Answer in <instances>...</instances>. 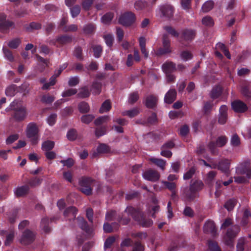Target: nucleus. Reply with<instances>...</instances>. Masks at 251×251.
<instances>
[{
	"label": "nucleus",
	"instance_id": "obj_1",
	"mask_svg": "<svg viewBox=\"0 0 251 251\" xmlns=\"http://www.w3.org/2000/svg\"><path fill=\"white\" fill-rule=\"evenodd\" d=\"M131 216L133 220L143 227H151L153 224L152 220L147 218L143 211L139 208H136L131 206L126 207L123 213L117 214L115 210L107 212L105 215V220L108 221L116 220L119 223L126 225L130 222Z\"/></svg>",
	"mask_w": 251,
	"mask_h": 251
},
{
	"label": "nucleus",
	"instance_id": "obj_2",
	"mask_svg": "<svg viewBox=\"0 0 251 251\" xmlns=\"http://www.w3.org/2000/svg\"><path fill=\"white\" fill-rule=\"evenodd\" d=\"M203 187L202 181L196 180L192 182L189 187H186L181 189V200L185 202L193 201L199 197V192L201 190Z\"/></svg>",
	"mask_w": 251,
	"mask_h": 251
},
{
	"label": "nucleus",
	"instance_id": "obj_3",
	"mask_svg": "<svg viewBox=\"0 0 251 251\" xmlns=\"http://www.w3.org/2000/svg\"><path fill=\"white\" fill-rule=\"evenodd\" d=\"M236 174L238 176L246 175L244 176H234V179L237 183H244L247 181V178L251 177V166L248 162H244L236 168Z\"/></svg>",
	"mask_w": 251,
	"mask_h": 251
},
{
	"label": "nucleus",
	"instance_id": "obj_4",
	"mask_svg": "<svg viewBox=\"0 0 251 251\" xmlns=\"http://www.w3.org/2000/svg\"><path fill=\"white\" fill-rule=\"evenodd\" d=\"M80 191L86 196L93 194V188L95 184V179L91 177L83 176L79 179Z\"/></svg>",
	"mask_w": 251,
	"mask_h": 251
},
{
	"label": "nucleus",
	"instance_id": "obj_5",
	"mask_svg": "<svg viewBox=\"0 0 251 251\" xmlns=\"http://www.w3.org/2000/svg\"><path fill=\"white\" fill-rule=\"evenodd\" d=\"M240 231V228L237 225L228 228L223 238L224 244L230 248H233L234 239Z\"/></svg>",
	"mask_w": 251,
	"mask_h": 251
},
{
	"label": "nucleus",
	"instance_id": "obj_6",
	"mask_svg": "<svg viewBox=\"0 0 251 251\" xmlns=\"http://www.w3.org/2000/svg\"><path fill=\"white\" fill-rule=\"evenodd\" d=\"M39 128L34 122L29 123L26 128V136L30 139L32 145H36L39 140Z\"/></svg>",
	"mask_w": 251,
	"mask_h": 251
},
{
	"label": "nucleus",
	"instance_id": "obj_7",
	"mask_svg": "<svg viewBox=\"0 0 251 251\" xmlns=\"http://www.w3.org/2000/svg\"><path fill=\"white\" fill-rule=\"evenodd\" d=\"M227 138L226 136H220L217 138L216 141H210L207 144V147L213 155H217L219 150L217 147H224L227 142Z\"/></svg>",
	"mask_w": 251,
	"mask_h": 251
},
{
	"label": "nucleus",
	"instance_id": "obj_8",
	"mask_svg": "<svg viewBox=\"0 0 251 251\" xmlns=\"http://www.w3.org/2000/svg\"><path fill=\"white\" fill-rule=\"evenodd\" d=\"M14 102L11 103L13 112L11 114V119H13L16 122H20L23 121L27 116L26 109L23 106H20L17 107H12Z\"/></svg>",
	"mask_w": 251,
	"mask_h": 251
},
{
	"label": "nucleus",
	"instance_id": "obj_9",
	"mask_svg": "<svg viewBox=\"0 0 251 251\" xmlns=\"http://www.w3.org/2000/svg\"><path fill=\"white\" fill-rule=\"evenodd\" d=\"M136 19V17L135 14L131 11H128L125 12L120 16L119 19V23L125 26L129 27L135 22Z\"/></svg>",
	"mask_w": 251,
	"mask_h": 251
},
{
	"label": "nucleus",
	"instance_id": "obj_10",
	"mask_svg": "<svg viewBox=\"0 0 251 251\" xmlns=\"http://www.w3.org/2000/svg\"><path fill=\"white\" fill-rule=\"evenodd\" d=\"M230 160L224 158L221 159L217 163L214 161L213 169H217L221 172L225 173L227 176H228L230 172Z\"/></svg>",
	"mask_w": 251,
	"mask_h": 251
},
{
	"label": "nucleus",
	"instance_id": "obj_11",
	"mask_svg": "<svg viewBox=\"0 0 251 251\" xmlns=\"http://www.w3.org/2000/svg\"><path fill=\"white\" fill-rule=\"evenodd\" d=\"M162 44L163 47L159 48L156 51V55L158 56L168 54L172 52L171 42L167 34L163 35Z\"/></svg>",
	"mask_w": 251,
	"mask_h": 251
},
{
	"label": "nucleus",
	"instance_id": "obj_12",
	"mask_svg": "<svg viewBox=\"0 0 251 251\" xmlns=\"http://www.w3.org/2000/svg\"><path fill=\"white\" fill-rule=\"evenodd\" d=\"M35 238L34 232L27 229L23 232L20 241L23 245H29L34 241Z\"/></svg>",
	"mask_w": 251,
	"mask_h": 251
},
{
	"label": "nucleus",
	"instance_id": "obj_13",
	"mask_svg": "<svg viewBox=\"0 0 251 251\" xmlns=\"http://www.w3.org/2000/svg\"><path fill=\"white\" fill-rule=\"evenodd\" d=\"M197 31L192 28H185L181 32V38L186 42H191L196 37Z\"/></svg>",
	"mask_w": 251,
	"mask_h": 251
},
{
	"label": "nucleus",
	"instance_id": "obj_14",
	"mask_svg": "<svg viewBox=\"0 0 251 251\" xmlns=\"http://www.w3.org/2000/svg\"><path fill=\"white\" fill-rule=\"evenodd\" d=\"M231 107L233 111L236 113H244L247 111V104L240 100H235L232 102Z\"/></svg>",
	"mask_w": 251,
	"mask_h": 251
},
{
	"label": "nucleus",
	"instance_id": "obj_15",
	"mask_svg": "<svg viewBox=\"0 0 251 251\" xmlns=\"http://www.w3.org/2000/svg\"><path fill=\"white\" fill-rule=\"evenodd\" d=\"M203 232L206 234H210L212 237L217 235V229L214 223L210 220L205 222L203 227Z\"/></svg>",
	"mask_w": 251,
	"mask_h": 251
},
{
	"label": "nucleus",
	"instance_id": "obj_16",
	"mask_svg": "<svg viewBox=\"0 0 251 251\" xmlns=\"http://www.w3.org/2000/svg\"><path fill=\"white\" fill-rule=\"evenodd\" d=\"M227 106L226 105H222L219 108L218 122L220 125H224L226 123L227 119Z\"/></svg>",
	"mask_w": 251,
	"mask_h": 251
},
{
	"label": "nucleus",
	"instance_id": "obj_17",
	"mask_svg": "<svg viewBox=\"0 0 251 251\" xmlns=\"http://www.w3.org/2000/svg\"><path fill=\"white\" fill-rule=\"evenodd\" d=\"M143 177L148 180L156 181L159 179L160 175L159 173L152 169L145 171L143 174Z\"/></svg>",
	"mask_w": 251,
	"mask_h": 251
},
{
	"label": "nucleus",
	"instance_id": "obj_18",
	"mask_svg": "<svg viewBox=\"0 0 251 251\" xmlns=\"http://www.w3.org/2000/svg\"><path fill=\"white\" fill-rule=\"evenodd\" d=\"M72 41V36L64 34L57 36L55 40H52L50 42V44L55 45L56 43H58L61 45H64L70 43Z\"/></svg>",
	"mask_w": 251,
	"mask_h": 251
},
{
	"label": "nucleus",
	"instance_id": "obj_19",
	"mask_svg": "<svg viewBox=\"0 0 251 251\" xmlns=\"http://www.w3.org/2000/svg\"><path fill=\"white\" fill-rule=\"evenodd\" d=\"M158 101L157 97L154 95H150L146 98L145 105L150 109H154L157 105Z\"/></svg>",
	"mask_w": 251,
	"mask_h": 251
},
{
	"label": "nucleus",
	"instance_id": "obj_20",
	"mask_svg": "<svg viewBox=\"0 0 251 251\" xmlns=\"http://www.w3.org/2000/svg\"><path fill=\"white\" fill-rule=\"evenodd\" d=\"M79 227L88 234L92 232V228L90 227L86 221L82 217H78L76 219Z\"/></svg>",
	"mask_w": 251,
	"mask_h": 251
},
{
	"label": "nucleus",
	"instance_id": "obj_21",
	"mask_svg": "<svg viewBox=\"0 0 251 251\" xmlns=\"http://www.w3.org/2000/svg\"><path fill=\"white\" fill-rule=\"evenodd\" d=\"M77 210L74 206H70L67 207L64 212V216L67 218L68 220L71 221L72 219L75 220Z\"/></svg>",
	"mask_w": 251,
	"mask_h": 251
},
{
	"label": "nucleus",
	"instance_id": "obj_22",
	"mask_svg": "<svg viewBox=\"0 0 251 251\" xmlns=\"http://www.w3.org/2000/svg\"><path fill=\"white\" fill-rule=\"evenodd\" d=\"M176 91L174 89L169 90L164 97V101L168 104L172 103L176 99Z\"/></svg>",
	"mask_w": 251,
	"mask_h": 251
},
{
	"label": "nucleus",
	"instance_id": "obj_23",
	"mask_svg": "<svg viewBox=\"0 0 251 251\" xmlns=\"http://www.w3.org/2000/svg\"><path fill=\"white\" fill-rule=\"evenodd\" d=\"M162 69L165 73H173L176 70V64L173 62L167 61L163 64Z\"/></svg>",
	"mask_w": 251,
	"mask_h": 251
},
{
	"label": "nucleus",
	"instance_id": "obj_24",
	"mask_svg": "<svg viewBox=\"0 0 251 251\" xmlns=\"http://www.w3.org/2000/svg\"><path fill=\"white\" fill-rule=\"evenodd\" d=\"M29 190V186L25 185L17 187L14 191V194L17 197H21L27 194Z\"/></svg>",
	"mask_w": 251,
	"mask_h": 251
},
{
	"label": "nucleus",
	"instance_id": "obj_25",
	"mask_svg": "<svg viewBox=\"0 0 251 251\" xmlns=\"http://www.w3.org/2000/svg\"><path fill=\"white\" fill-rule=\"evenodd\" d=\"M160 10L163 15L168 18L173 17L174 12V7L169 5L162 6L160 8Z\"/></svg>",
	"mask_w": 251,
	"mask_h": 251
},
{
	"label": "nucleus",
	"instance_id": "obj_26",
	"mask_svg": "<svg viewBox=\"0 0 251 251\" xmlns=\"http://www.w3.org/2000/svg\"><path fill=\"white\" fill-rule=\"evenodd\" d=\"M90 48L93 51V55L96 58H100L102 54L103 49L100 45L90 44Z\"/></svg>",
	"mask_w": 251,
	"mask_h": 251
},
{
	"label": "nucleus",
	"instance_id": "obj_27",
	"mask_svg": "<svg viewBox=\"0 0 251 251\" xmlns=\"http://www.w3.org/2000/svg\"><path fill=\"white\" fill-rule=\"evenodd\" d=\"M149 4L147 1L144 0H138L134 3V7L137 10H148Z\"/></svg>",
	"mask_w": 251,
	"mask_h": 251
},
{
	"label": "nucleus",
	"instance_id": "obj_28",
	"mask_svg": "<svg viewBox=\"0 0 251 251\" xmlns=\"http://www.w3.org/2000/svg\"><path fill=\"white\" fill-rule=\"evenodd\" d=\"M241 93L246 98H251V91L250 90V85L248 82H246L242 85Z\"/></svg>",
	"mask_w": 251,
	"mask_h": 251
},
{
	"label": "nucleus",
	"instance_id": "obj_29",
	"mask_svg": "<svg viewBox=\"0 0 251 251\" xmlns=\"http://www.w3.org/2000/svg\"><path fill=\"white\" fill-rule=\"evenodd\" d=\"M14 26V23L9 21L4 20V21L0 23V32L2 33L5 32L11 27Z\"/></svg>",
	"mask_w": 251,
	"mask_h": 251
},
{
	"label": "nucleus",
	"instance_id": "obj_30",
	"mask_svg": "<svg viewBox=\"0 0 251 251\" xmlns=\"http://www.w3.org/2000/svg\"><path fill=\"white\" fill-rule=\"evenodd\" d=\"M42 27V25L37 22H32L28 25H25V28L27 32H32L35 30L40 29Z\"/></svg>",
	"mask_w": 251,
	"mask_h": 251
},
{
	"label": "nucleus",
	"instance_id": "obj_31",
	"mask_svg": "<svg viewBox=\"0 0 251 251\" xmlns=\"http://www.w3.org/2000/svg\"><path fill=\"white\" fill-rule=\"evenodd\" d=\"M62 72L59 70V69L55 70L54 75L51 76L50 78L49 83L46 84L44 86V88L47 89L49 85H54L56 83V78L60 75Z\"/></svg>",
	"mask_w": 251,
	"mask_h": 251
},
{
	"label": "nucleus",
	"instance_id": "obj_32",
	"mask_svg": "<svg viewBox=\"0 0 251 251\" xmlns=\"http://www.w3.org/2000/svg\"><path fill=\"white\" fill-rule=\"evenodd\" d=\"M217 175V172L215 171H211L209 172L206 176L205 182V183L211 186L213 185V181L215 179L216 176Z\"/></svg>",
	"mask_w": 251,
	"mask_h": 251
},
{
	"label": "nucleus",
	"instance_id": "obj_33",
	"mask_svg": "<svg viewBox=\"0 0 251 251\" xmlns=\"http://www.w3.org/2000/svg\"><path fill=\"white\" fill-rule=\"evenodd\" d=\"M95 30L96 25L93 23L88 24L85 25L83 28L84 33L87 35H92L94 34Z\"/></svg>",
	"mask_w": 251,
	"mask_h": 251
},
{
	"label": "nucleus",
	"instance_id": "obj_34",
	"mask_svg": "<svg viewBox=\"0 0 251 251\" xmlns=\"http://www.w3.org/2000/svg\"><path fill=\"white\" fill-rule=\"evenodd\" d=\"M102 84L97 80L94 81L92 84V93L95 95H99L101 90Z\"/></svg>",
	"mask_w": 251,
	"mask_h": 251
},
{
	"label": "nucleus",
	"instance_id": "obj_35",
	"mask_svg": "<svg viewBox=\"0 0 251 251\" xmlns=\"http://www.w3.org/2000/svg\"><path fill=\"white\" fill-rule=\"evenodd\" d=\"M222 92V88L219 85L216 86L211 90L210 97L213 99H217L221 95Z\"/></svg>",
	"mask_w": 251,
	"mask_h": 251
},
{
	"label": "nucleus",
	"instance_id": "obj_36",
	"mask_svg": "<svg viewBox=\"0 0 251 251\" xmlns=\"http://www.w3.org/2000/svg\"><path fill=\"white\" fill-rule=\"evenodd\" d=\"M43 181V178L37 176L32 177L28 181V184L31 187L40 185Z\"/></svg>",
	"mask_w": 251,
	"mask_h": 251
},
{
	"label": "nucleus",
	"instance_id": "obj_37",
	"mask_svg": "<svg viewBox=\"0 0 251 251\" xmlns=\"http://www.w3.org/2000/svg\"><path fill=\"white\" fill-rule=\"evenodd\" d=\"M90 95V91L87 86H84L80 88L77 97L79 98L84 99L88 98Z\"/></svg>",
	"mask_w": 251,
	"mask_h": 251
},
{
	"label": "nucleus",
	"instance_id": "obj_38",
	"mask_svg": "<svg viewBox=\"0 0 251 251\" xmlns=\"http://www.w3.org/2000/svg\"><path fill=\"white\" fill-rule=\"evenodd\" d=\"M18 87L15 84L9 86L5 90V94L7 96L13 97L18 92Z\"/></svg>",
	"mask_w": 251,
	"mask_h": 251
},
{
	"label": "nucleus",
	"instance_id": "obj_39",
	"mask_svg": "<svg viewBox=\"0 0 251 251\" xmlns=\"http://www.w3.org/2000/svg\"><path fill=\"white\" fill-rule=\"evenodd\" d=\"M49 219L47 217L43 218L41 222V227L46 233H49L51 228L49 226Z\"/></svg>",
	"mask_w": 251,
	"mask_h": 251
},
{
	"label": "nucleus",
	"instance_id": "obj_40",
	"mask_svg": "<svg viewBox=\"0 0 251 251\" xmlns=\"http://www.w3.org/2000/svg\"><path fill=\"white\" fill-rule=\"evenodd\" d=\"M111 108V104L110 100H105L101 104L99 110L100 113H103L109 111Z\"/></svg>",
	"mask_w": 251,
	"mask_h": 251
},
{
	"label": "nucleus",
	"instance_id": "obj_41",
	"mask_svg": "<svg viewBox=\"0 0 251 251\" xmlns=\"http://www.w3.org/2000/svg\"><path fill=\"white\" fill-rule=\"evenodd\" d=\"M139 113V109L138 108L135 107L132 109L124 111L122 113L123 116H127L130 118H133Z\"/></svg>",
	"mask_w": 251,
	"mask_h": 251
},
{
	"label": "nucleus",
	"instance_id": "obj_42",
	"mask_svg": "<svg viewBox=\"0 0 251 251\" xmlns=\"http://www.w3.org/2000/svg\"><path fill=\"white\" fill-rule=\"evenodd\" d=\"M107 132V126H98L95 129V135L97 138H99L100 137L105 135Z\"/></svg>",
	"mask_w": 251,
	"mask_h": 251
},
{
	"label": "nucleus",
	"instance_id": "obj_43",
	"mask_svg": "<svg viewBox=\"0 0 251 251\" xmlns=\"http://www.w3.org/2000/svg\"><path fill=\"white\" fill-rule=\"evenodd\" d=\"M180 57L183 61H187L193 58V54L190 51L185 50L180 52Z\"/></svg>",
	"mask_w": 251,
	"mask_h": 251
},
{
	"label": "nucleus",
	"instance_id": "obj_44",
	"mask_svg": "<svg viewBox=\"0 0 251 251\" xmlns=\"http://www.w3.org/2000/svg\"><path fill=\"white\" fill-rule=\"evenodd\" d=\"M54 147V142L50 141L47 140L44 142L42 145V150L47 151H51Z\"/></svg>",
	"mask_w": 251,
	"mask_h": 251
},
{
	"label": "nucleus",
	"instance_id": "obj_45",
	"mask_svg": "<svg viewBox=\"0 0 251 251\" xmlns=\"http://www.w3.org/2000/svg\"><path fill=\"white\" fill-rule=\"evenodd\" d=\"M21 42L22 41L20 38H16L9 41L7 45L11 49H16L18 48L19 45L21 44Z\"/></svg>",
	"mask_w": 251,
	"mask_h": 251
},
{
	"label": "nucleus",
	"instance_id": "obj_46",
	"mask_svg": "<svg viewBox=\"0 0 251 251\" xmlns=\"http://www.w3.org/2000/svg\"><path fill=\"white\" fill-rule=\"evenodd\" d=\"M113 17L114 13L112 12H108L101 17V22L104 24H108L111 22Z\"/></svg>",
	"mask_w": 251,
	"mask_h": 251
},
{
	"label": "nucleus",
	"instance_id": "obj_47",
	"mask_svg": "<svg viewBox=\"0 0 251 251\" xmlns=\"http://www.w3.org/2000/svg\"><path fill=\"white\" fill-rule=\"evenodd\" d=\"M77 136V131L74 128L69 130L67 133V137L70 141H74L76 140Z\"/></svg>",
	"mask_w": 251,
	"mask_h": 251
},
{
	"label": "nucleus",
	"instance_id": "obj_48",
	"mask_svg": "<svg viewBox=\"0 0 251 251\" xmlns=\"http://www.w3.org/2000/svg\"><path fill=\"white\" fill-rule=\"evenodd\" d=\"M207 244L208 249L210 251H222L220 247L216 241L208 240Z\"/></svg>",
	"mask_w": 251,
	"mask_h": 251
},
{
	"label": "nucleus",
	"instance_id": "obj_49",
	"mask_svg": "<svg viewBox=\"0 0 251 251\" xmlns=\"http://www.w3.org/2000/svg\"><path fill=\"white\" fill-rule=\"evenodd\" d=\"M110 120L108 116H102L97 118L95 122V125L97 126H100L101 125L107 123Z\"/></svg>",
	"mask_w": 251,
	"mask_h": 251
},
{
	"label": "nucleus",
	"instance_id": "obj_50",
	"mask_svg": "<svg viewBox=\"0 0 251 251\" xmlns=\"http://www.w3.org/2000/svg\"><path fill=\"white\" fill-rule=\"evenodd\" d=\"M237 203V200L235 199L228 200L225 204V207L229 211L232 210Z\"/></svg>",
	"mask_w": 251,
	"mask_h": 251
},
{
	"label": "nucleus",
	"instance_id": "obj_51",
	"mask_svg": "<svg viewBox=\"0 0 251 251\" xmlns=\"http://www.w3.org/2000/svg\"><path fill=\"white\" fill-rule=\"evenodd\" d=\"M78 108L80 112L82 113H87L90 110L89 104L85 101L80 102L78 105Z\"/></svg>",
	"mask_w": 251,
	"mask_h": 251
},
{
	"label": "nucleus",
	"instance_id": "obj_52",
	"mask_svg": "<svg viewBox=\"0 0 251 251\" xmlns=\"http://www.w3.org/2000/svg\"><path fill=\"white\" fill-rule=\"evenodd\" d=\"M147 120L149 126L157 124L158 118L156 113L152 112L151 115L147 118Z\"/></svg>",
	"mask_w": 251,
	"mask_h": 251
},
{
	"label": "nucleus",
	"instance_id": "obj_53",
	"mask_svg": "<svg viewBox=\"0 0 251 251\" xmlns=\"http://www.w3.org/2000/svg\"><path fill=\"white\" fill-rule=\"evenodd\" d=\"M214 6V2L212 0L206 1L202 6L201 9L203 12H208L210 11Z\"/></svg>",
	"mask_w": 251,
	"mask_h": 251
},
{
	"label": "nucleus",
	"instance_id": "obj_54",
	"mask_svg": "<svg viewBox=\"0 0 251 251\" xmlns=\"http://www.w3.org/2000/svg\"><path fill=\"white\" fill-rule=\"evenodd\" d=\"M150 161L155 164L156 165L160 167L162 170L164 169V167L166 164V162L161 159H158L155 158H151Z\"/></svg>",
	"mask_w": 251,
	"mask_h": 251
},
{
	"label": "nucleus",
	"instance_id": "obj_55",
	"mask_svg": "<svg viewBox=\"0 0 251 251\" xmlns=\"http://www.w3.org/2000/svg\"><path fill=\"white\" fill-rule=\"evenodd\" d=\"M201 22L202 25L208 27L213 26L214 24L212 18L209 16L204 17L202 19Z\"/></svg>",
	"mask_w": 251,
	"mask_h": 251
},
{
	"label": "nucleus",
	"instance_id": "obj_56",
	"mask_svg": "<svg viewBox=\"0 0 251 251\" xmlns=\"http://www.w3.org/2000/svg\"><path fill=\"white\" fill-rule=\"evenodd\" d=\"M70 7V12L73 18L77 17L80 12V6L79 5H75Z\"/></svg>",
	"mask_w": 251,
	"mask_h": 251
},
{
	"label": "nucleus",
	"instance_id": "obj_57",
	"mask_svg": "<svg viewBox=\"0 0 251 251\" xmlns=\"http://www.w3.org/2000/svg\"><path fill=\"white\" fill-rule=\"evenodd\" d=\"M2 50L5 57L9 61L13 62L14 58L12 51L6 47H3Z\"/></svg>",
	"mask_w": 251,
	"mask_h": 251
},
{
	"label": "nucleus",
	"instance_id": "obj_58",
	"mask_svg": "<svg viewBox=\"0 0 251 251\" xmlns=\"http://www.w3.org/2000/svg\"><path fill=\"white\" fill-rule=\"evenodd\" d=\"M55 100V98L49 94L44 95L41 98V101L46 104L51 103Z\"/></svg>",
	"mask_w": 251,
	"mask_h": 251
},
{
	"label": "nucleus",
	"instance_id": "obj_59",
	"mask_svg": "<svg viewBox=\"0 0 251 251\" xmlns=\"http://www.w3.org/2000/svg\"><path fill=\"white\" fill-rule=\"evenodd\" d=\"M103 38L107 46L111 47L113 46L114 37L112 34H107L103 35Z\"/></svg>",
	"mask_w": 251,
	"mask_h": 251
},
{
	"label": "nucleus",
	"instance_id": "obj_60",
	"mask_svg": "<svg viewBox=\"0 0 251 251\" xmlns=\"http://www.w3.org/2000/svg\"><path fill=\"white\" fill-rule=\"evenodd\" d=\"M162 183L163 184L166 188L171 192L176 189V184L175 182L162 181Z\"/></svg>",
	"mask_w": 251,
	"mask_h": 251
},
{
	"label": "nucleus",
	"instance_id": "obj_61",
	"mask_svg": "<svg viewBox=\"0 0 251 251\" xmlns=\"http://www.w3.org/2000/svg\"><path fill=\"white\" fill-rule=\"evenodd\" d=\"M204 157L207 159L209 163L207 162L203 159H200V161H201L205 166L213 169V166L214 165V161L213 159L208 156H204Z\"/></svg>",
	"mask_w": 251,
	"mask_h": 251
},
{
	"label": "nucleus",
	"instance_id": "obj_62",
	"mask_svg": "<svg viewBox=\"0 0 251 251\" xmlns=\"http://www.w3.org/2000/svg\"><path fill=\"white\" fill-rule=\"evenodd\" d=\"M74 55L78 59L82 60L83 59V57L82 55V48L79 46L75 47L74 51Z\"/></svg>",
	"mask_w": 251,
	"mask_h": 251
},
{
	"label": "nucleus",
	"instance_id": "obj_63",
	"mask_svg": "<svg viewBox=\"0 0 251 251\" xmlns=\"http://www.w3.org/2000/svg\"><path fill=\"white\" fill-rule=\"evenodd\" d=\"M95 117L92 114L84 115L81 117V121L83 123L88 124L91 123Z\"/></svg>",
	"mask_w": 251,
	"mask_h": 251
},
{
	"label": "nucleus",
	"instance_id": "obj_64",
	"mask_svg": "<svg viewBox=\"0 0 251 251\" xmlns=\"http://www.w3.org/2000/svg\"><path fill=\"white\" fill-rule=\"evenodd\" d=\"M246 240L244 238H241L238 240L236 246L237 251H244Z\"/></svg>",
	"mask_w": 251,
	"mask_h": 251
}]
</instances>
